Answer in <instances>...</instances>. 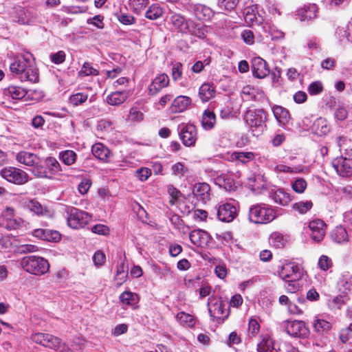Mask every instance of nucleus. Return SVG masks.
<instances>
[{"instance_id": "obj_52", "label": "nucleus", "mask_w": 352, "mask_h": 352, "mask_svg": "<svg viewBox=\"0 0 352 352\" xmlns=\"http://www.w3.org/2000/svg\"><path fill=\"white\" fill-rule=\"evenodd\" d=\"M79 74L83 76H96L98 74V72L97 69L94 68L89 63L85 62L79 72Z\"/></svg>"}, {"instance_id": "obj_64", "label": "nucleus", "mask_w": 352, "mask_h": 352, "mask_svg": "<svg viewBox=\"0 0 352 352\" xmlns=\"http://www.w3.org/2000/svg\"><path fill=\"white\" fill-rule=\"evenodd\" d=\"M91 185V182L89 179H84L82 182L78 184V189L80 194L85 195L86 194L90 186Z\"/></svg>"}, {"instance_id": "obj_55", "label": "nucleus", "mask_w": 352, "mask_h": 352, "mask_svg": "<svg viewBox=\"0 0 352 352\" xmlns=\"http://www.w3.org/2000/svg\"><path fill=\"white\" fill-rule=\"evenodd\" d=\"M270 239L273 245L277 248H282L285 245L283 236L279 233L272 234Z\"/></svg>"}, {"instance_id": "obj_33", "label": "nucleus", "mask_w": 352, "mask_h": 352, "mask_svg": "<svg viewBox=\"0 0 352 352\" xmlns=\"http://www.w3.org/2000/svg\"><path fill=\"white\" fill-rule=\"evenodd\" d=\"M93 155L100 160H106L108 159L110 151L104 144L98 143L92 146L91 149Z\"/></svg>"}, {"instance_id": "obj_42", "label": "nucleus", "mask_w": 352, "mask_h": 352, "mask_svg": "<svg viewBox=\"0 0 352 352\" xmlns=\"http://www.w3.org/2000/svg\"><path fill=\"white\" fill-rule=\"evenodd\" d=\"M208 32V27L205 25H197L192 21V25L189 29L188 34H191L199 38H204L206 37Z\"/></svg>"}, {"instance_id": "obj_29", "label": "nucleus", "mask_w": 352, "mask_h": 352, "mask_svg": "<svg viewBox=\"0 0 352 352\" xmlns=\"http://www.w3.org/2000/svg\"><path fill=\"white\" fill-rule=\"evenodd\" d=\"M28 91L21 87L11 85L3 89V94L10 96L14 100H21L23 98Z\"/></svg>"}, {"instance_id": "obj_40", "label": "nucleus", "mask_w": 352, "mask_h": 352, "mask_svg": "<svg viewBox=\"0 0 352 352\" xmlns=\"http://www.w3.org/2000/svg\"><path fill=\"white\" fill-rule=\"evenodd\" d=\"M176 319L184 326L192 327L195 324V318L184 311L178 313L176 315Z\"/></svg>"}, {"instance_id": "obj_8", "label": "nucleus", "mask_w": 352, "mask_h": 352, "mask_svg": "<svg viewBox=\"0 0 352 352\" xmlns=\"http://www.w3.org/2000/svg\"><path fill=\"white\" fill-rule=\"evenodd\" d=\"M32 340L51 349L57 350L61 346V340L52 334L36 333L32 336Z\"/></svg>"}, {"instance_id": "obj_32", "label": "nucleus", "mask_w": 352, "mask_h": 352, "mask_svg": "<svg viewBox=\"0 0 352 352\" xmlns=\"http://www.w3.org/2000/svg\"><path fill=\"white\" fill-rule=\"evenodd\" d=\"M194 14L199 20L207 21L212 16V11L210 8L199 4L195 6Z\"/></svg>"}, {"instance_id": "obj_62", "label": "nucleus", "mask_w": 352, "mask_h": 352, "mask_svg": "<svg viewBox=\"0 0 352 352\" xmlns=\"http://www.w3.org/2000/svg\"><path fill=\"white\" fill-rule=\"evenodd\" d=\"M50 60L54 64H60L65 60V53L63 51H58L50 55Z\"/></svg>"}, {"instance_id": "obj_50", "label": "nucleus", "mask_w": 352, "mask_h": 352, "mask_svg": "<svg viewBox=\"0 0 352 352\" xmlns=\"http://www.w3.org/2000/svg\"><path fill=\"white\" fill-rule=\"evenodd\" d=\"M148 0H130V6L135 12H139L146 7Z\"/></svg>"}, {"instance_id": "obj_31", "label": "nucleus", "mask_w": 352, "mask_h": 352, "mask_svg": "<svg viewBox=\"0 0 352 352\" xmlns=\"http://www.w3.org/2000/svg\"><path fill=\"white\" fill-rule=\"evenodd\" d=\"M128 98L126 91H115L107 97V102L110 105H120Z\"/></svg>"}, {"instance_id": "obj_41", "label": "nucleus", "mask_w": 352, "mask_h": 352, "mask_svg": "<svg viewBox=\"0 0 352 352\" xmlns=\"http://www.w3.org/2000/svg\"><path fill=\"white\" fill-rule=\"evenodd\" d=\"M59 157L65 165L70 166L74 164L76 161L77 155L73 151L67 150L60 152Z\"/></svg>"}, {"instance_id": "obj_26", "label": "nucleus", "mask_w": 352, "mask_h": 352, "mask_svg": "<svg viewBox=\"0 0 352 352\" xmlns=\"http://www.w3.org/2000/svg\"><path fill=\"white\" fill-rule=\"evenodd\" d=\"M191 102L192 100L190 97L179 96L173 100L171 107L175 112H183L190 105Z\"/></svg>"}, {"instance_id": "obj_1", "label": "nucleus", "mask_w": 352, "mask_h": 352, "mask_svg": "<svg viewBox=\"0 0 352 352\" xmlns=\"http://www.w3.org/2000/svg\"><path fill=\"white\" fill-rule=\"evenodd\" d=\"M10 69L12 73L20 75L21 81L38 82V72L35 66L34 58L29 52L16 56L10 63Z\"/></svg>"}, {"instance_id": "obj_43", "label": "nucleus", "mask_w": 352, "mask_h": 352, "mask_svg": "<svg viewBox=\"0 0 352 352\" xmlns=\"http://www.w3.org/2000/svg\"><path fill=\"white\" fill-rule=\"evenodd\" d=\"M45 165L47 166L50 175H54L62 170L59 162L54 157L45 159Z\"/></svg>"}, {"instance_id": "obj_46", "label": "nucleus", "mask_w": 352, "mask_h": 352, "mask_svg": "<svg viewBox=\"0 0 352 352\" xmlns=\"http://www.w3.org/2000/svg\"><path fill=\"white\" fill-rule=\"evenodd\" d=\"M214 182L216 184H218L220 187H223L225 189L232 187V180L228 175L224 174L218 175L214 179Z\"/></svg>"}, {"instance_id": "obj_14", "label": "nucleus", "mask_w": 352, "mask_h": 352, "mask_svg": "<svg viewBox=\"0 0 352 352\" xmlns=\"http://www.w3.org/2000/svg\"><path fill=\"white\" fill-rule=\"evenodd\" d=\"M333 166L338 175L342 177L352 175V158L339 157L333 160Z\"/></svg>"}, {"instance_id": "obj_20", "label": "nucleus", "mask_w": 352, "mask_h": 352, "mask_svg": "<svg viewBox=\"0 0 352 352\" xmlns=\"http://www.w3.org/2000/svg\"><path fill=\"white\" fill-rule=\"evenodd\" d=\"M210 187L206 183L196 184L192 190V192L195 197L199 199L202 202L206 203L210 200Z\"/></svg>"}, {"instance_id": "obj_35", "label": "nucleus", "mask_w": 352, "mask_h": 352, "mask_svg": "<svg viewBox=\"0 0 352 352\" xmlns=\"http://www.w3.org/2000/svg\"><path fill=\"white\" fill-rule=\"evenodd\" d=\"M34 168H32V173L36 177L45 178L49 177L50 172L47 166L45 165V160H42L40 158L37 162Z\"/></svg>"}, {"instance_id": "obj_21", "label": "nucleus", "mask_w": 352, "mask_h": 352, "mask_svg": "<svg viewBox=\"0 0 352 352\" xmlns=\"http://www.w3.org/2000/svg\"><path fill=\"white\" fill-rule=\"evenodd\" d=\"M270 197L275 203L283 206H287L292 201L290 195L283 189L272 190L270 192Z\"/></svg>"}, {"instance_id": "obj_13", "label": "nucleus", "mask_w": 352, "mask_h": 352, "mask_svg": "<svg viewBox=\"0 0 352 352\" xmlns=\"http://www.w3.org/2000/svg\"><path fill=\"white\" fill-rule=\"evenodd\" d=\"M286 331L289 335L298 338H305L309 333L305 322L300 320L288 321Z\"/></svg>"}, {"instance_id": "obj_2", "label": "nucleus", "mask_w": 352, "mask_h": 352, "mask_svg": "<svg viewBox=\"0 0 352 352\" xmlns=\"http://www.w3.org/2000/svg\"><path fill=\"white\" fill-rule=\"evenodd\" d=\"M276 217L275 210L265 204H257L249 209L248 219L254 223L265 224L272 221Z\"/></svg>"}, {"instance_id": "obj_58", "label": "nucleus", "mask_w": 352, "mask_h": 352, "mask_svg": "<svg viewBox=\"0 0 352 352\" xmlns=\"http://www.w3.org/2000/svg\"><path fill=\"white\" fill-rule=\"evenodd\" d=\"M323 89L322 85L319 81H316L309 85L308 91L311 95H317L322 92Z\"/></svg>"}, {"instance_id": "obj_51", "label": "nucleus", "mask_w": 352, "mask_h": 352, "mask_svg": "<svg viewBox=\"0 0 352 352\" xmlns=\"http://www.w3.org/2000/svg\"><path fill=\"white\" fill-rule=\"evenodd\" d=\"M275 171L278 173H301L303 171V168L300 166L292 168L284 164H278L275 167Z\"/></svg>"}, {"instance_id": "obj_22", "label": "nucleus", "mask_w": 352, "mask_h": 352, "mask_svg": "<svg viewBox=\"0 0 352 352\" xmlns=\"http://www.w3.org/2000/svg\"><path fill=\"white\" fill-rule=\"evenodd\" d=\"M297 12L301 21H309L316 17L318 8L314 3L305 5L300 8Z\"/></svg>"}, {"instance_id": "obj_9", "label": "nucleus", "mask_w": 352, "mask_h": 352, "mask_svg": "<svg viewBox=\"0 0 352 352\" xmlns=\"http://www.w3.org/2000/svg\"><path fill=\"white\" fill-rule=\"evenodd\" d=\"M225 303L219 298L211 297L208 299V307L210 317L224 319L228 316Z\"/></svg>"}, {"instance_id": "obj_60", "label": "nucleus", "mask_w": 352, "mask_h": 352, "mask_svg": "<svg viewBox=\"0 0 352 352\" xmlns=\"http://www.w3.org/2000/svg\"><path fill=\"white\" fill-rule=\"evenodd\" d=\"M129 118L133 122H139L143 120L144 115L137 108H131L129 112Z\"/></svg>"}, {"instance_id": "obj_39", "label": "nucleus", "mask_w": 352, "mask_h": 352, "mask_svg": "<svg viewBox=\"0 0 352 352\" xmlns=\"http://www.w3.org/2000/svg\"><path fill=\"white\" fill-rule=\"evenodd\" d=\"M254 158V154L252 152H234L231 155V159L237 160L245 164Z\"/></svg>"}, {"instance_id": "obj_49", "label": "nucleus", "mask_w": 352, "mask_h": 352, "mask_svg": "<svg viewBox=\"0 0 352 352\" xmlns=\"http://www.w3.org/2000/svg\"><path fill=\"white\" fill-rule=\"evenodd\" d=\"M171 170L173 174L179 178L184 177L188 170V169L181 162H177L173 164L171 167Z\"/></svg>"}, {"instance_id": "obj_3", "label": "nucleus", "mask_w": 352, "mask_h": 352, "mask_svg": "<svg viewBox=\"0 0 352 352\" xmlns=\"http://www.w3.org/2000/svg\"><path fill=\"white\" fill-rule=\"evenodd\" d=\"M267 115L261 109H253L246 111L244 120L254 135H259L266 127Z\"/></svg>"}, {"instance_id": "obj_23", "label": "nucleus", "mask_w": 352, "mask_h": 352, "mask_svg": "<svg viewBox=\"0 0 352 352\" xmlns=\"http://www.w3.org/2000/svg\"><path fill=\"white\" fill-rule=\"evenodd\" d=\"M39 157L36 155L28 151H21L16 155V160L21 163L28 166L34 168L37 162H38Z\"/></svg>"}, {"instance_id": "obj_24", "label": "nucleus", "mask_w": 352, "mask_h": 352, "mask_svg": "<svg viewBox=\"0 0 352 352\" xmlns=\"http://www.w3.org/2000/svg\"><path fill=\"white\" fill-rule=\"evenodd\" d=\"M331 238L335 243L343 244L347 243L349 236L346 228L342 226H337L331 233Z\"/></svg>"}, {"instance_id": "obj_11", "label": "nucleus", "mask_w": 352, "mask_h": 352, "mask_svg": "<svg viewBox=\"0 0 352 352\" xmlns=\"http://www.w3.org/2000/svg\"><path fill=\"white\" fill-rule=\"evenodd\" d=\"M309 231L307 232L311 239L316 243L322 241L325 235L326 224L320 219H315L308 223Z\"/></svg>"}, {"instance_id": "obj_5", "label": "nucleus", "mask_w": 352, "mask_h": 352, "mask_svg": "<svg viewBox=\"0 0 352 352\" xmlns=\"http://www.w3.org/2000/svg\"><path fill=\"white\" fill-rule=\"evenodd\" d=\"M65 212L67 214V225L73 229L83 228L91 219L88 212L72 206H66Z\"/></svg>"}, {"instance_id": "obj_57", "label": "nucleus", "mask_w": 352, "mask_h": 352, "mask_svg": "<svg viewBox=\"0 0 352 352\" xmlns=\"http://www.w3.org/2000/svg\"><path fill=\"white\" fill-rule=\"evenodd\" d=\"M318 265L321 270L327 271L332 266L331 259L327 256L322 255L318 260Z\"/></svg>"}, {"instance_id": "obj_48", "label": "nucleus", "mask_w": 352, "mask_h": 352, "mask_svg": "<svg viewBox=\"0 0 352 352\" xmlns=\"http://www.w3.org/2000/svg\"><path fill=\"white\" fill-rule=\"evenodd\" d=\"M239 3V0H218L217 5L221 9L231 11Z\"/></svg>"}, {"instance_id": "obj_16", "label": "nucleus", "mask_w": 352, "mask_h": 352, "mask_svg": "<svg viewBox=\"0 0 352 352\" xmlns=\"http://www.w3.org/2000/svg\"><path fill=\"white\" fill-rule=\"evenodd\" d=\"M13 20L22 25H30L34 22L36 16L29 10L21 7L15 8Z\"/></svg>"}, {"instance_id": "obj_38", "label": "nucleus", "mask_w": 352, "mask_h": 352, "mask_svg": "<svg viewBox=\"0 0 352 352\" xmlns=\"http://www.w3.org/2000/svg\"><path fill=\"white\" fill-rule=\"evenodd\" d=\"M120 300L122 304L133 306L138 302V296L131 292H124L120 296Z\"/></svg>"}, {"instance_id": "obj_18", "label": "nucleus", "mask_w": 352, "mask_h": 352, "mask_svg": "<svg viewBox=\"0 0 352 352\" xmlns=\"http://www.w3.org/2000/svg\"><path fill=\"white\" fill-rule=\"evenodd\" d=\"M169 84V78L166 74H162L154 78L148 87V94L156 95L163 88L166 87Z\"/></svg>"}, {"instance_id": "obj_59", "label": "nucleus", "mask_w": 352, "mask_h": 352, "mask_svg": "<svg viewBox=\"0 0 352 352\" xmlns=\"http://www.w3.org/2000/svg\"><path fill=\"white\" fill-rule=\"evenodd\" d=\"M151 175V169L148 168H141L136 170L135 175L141 181H146Z\"/></svg>"}, {"instance_id": "obj_56", "label": "nucleus", "mask_w": 352, "mask_h": 352, "mask_svg": "<svg viewBox=\"0 0 352 352\" xmlns=\"http://www.w3.org/2000/svg\"><path fill=\"white\" fill-rule=\"evenodd\" d=\"M254 88L250 86H245L241 90V97L243 100H250L255 98Z\"/></svg>"}, {"instance_id": "obj_44", "label": "nucleus", "mask_w": 352, "mask_h": 352, "mask_svg": "<svg viewBox=\"0 0 352 352\" xmlns=\"http://www.w3.org/2000/svg\"><path fill=\"white\" fill-rule=\"evenodd\" d=\"M162 14L163 10L162 8L157 4H153L146 12L145 16L148 19L155 20L161 17Z\"/></svg>"}, {"instance_id": "obj_7", "label": "nucleus", "mask_w": 352, "mask_h": 352, "mask_svg": "<svg viewBox=\"0 0 352 352\" xmlns=\"http://www.w3.org/2000/svg\"><path fill=\"white\" fill-rule=\"evenodd\" d=\"M1 176L8 182L22 185L28 182L29 176L23 170L15 167H7L0 171Z\"/></svg>"}, {"instance_id": "obj_25", "label": "nucleus", "mask_w": 352, "mask_h": 352, "mask_svg": "<svg viewBox=\"0 0 352 352\" xmlns=\"http://www.w3.org/2000/svg\"><path fill=\"white\" fill-rule=\"evenodd\" d=\"M215 93V87L210 83H204L199 89V96L202 102H208L213 98Z\"/></svg>"}, {"instance_id": "obj_12", "label": "nucleus", "mask_w": 352, "mask_h": 352, "mask_svg": "<svg viewBox=\"0 0 352 352\" xmlns=\"http://www.w3.org/2000/svg\"><path fill=\"white\" fill-rule=\"evenodd\" d=\"M179 135L183 144L190 146L195 144L197 140V129L192 124H181L179 126Z\"/></svg>"}, {"instance_id": "obj_61", "label": "nucleus", "mask_w": 352, "mask_h": 352, "mask_svg": "<svg viewBox=\"0 0 352 352\" xmlns=\"http://www.w3.org/2000/svg\"><path fill=\"white\" fill-rule=\"evenodd\" d=\"M105 259V254L101 251L96 252L93 256V261L97 267L102 266L104 263Z\"/></svg>"}, {"instance_id": "obj_63", "label": "nucleus", "mask_w": 352, "mask_h": 352, "mask_svg": "<svg viewBox=\"0 0 352 352\" xmlns=\"http://www.w3.org/2000/svg\"><path fill=\"white\" fill-rule=\"evenodd\" d=\"M241 38L243 41L248 45H252L254 42V33L250 30H245L243 31L241 33Z\"/></svg>"}, {"instance_id": "obj_10", "label": "nucleus", "mask_w": 352, "mask_h": 352, "mask_svg": "<svg viewBox=\"0 0 352 352\" xmlns=\"http://www.w3.org/2000/svg\"><path fill=\"white\" fill-rule=\"evenodd\" d=\"M217 216L223 222H231L237 215L236 208L230 203H221L216 208Z\"/></svg>"}, {"instance_id": "obj_19", "label": "nucleus", "mask_w": 352, "mask_h": 352, "mask_svg": "<svg viewBox=\"0 0 352 352\" xmlns=\"http://www.w3.org/2000/svg\"><path fill=\"white\" fill-rule=\"evenodd\" d=\"M173 25L180 32L188 34L192 25V21L186 19L179 14H174L170 17Z\"/></svg>"}, {"instance_id": "obj_6", "label": "nucleus", "mask_w": 352, "mask_h": 352, "mask_svg": "<svg viewBox=\"0 0 352 352\" xmlns=\"http://www.w3.org/2000/svg\"><path fill=\"white\" fill-rule=\"evenodd\" d=\"M280 277L288 283L289 287H292V289H296L294 286L296 282L300 280L303 275L302 269L300 265L294 263H289L283 265L278 272Z\"/></svg>"}, {"instance_id": "obj_28", "label": "nucleus", "mask_w": 352, "mask_h": 352, "mask_svg": "<svg viewBox=\"0 0 352 352\" xmlns=\"http://www.w3.org/2000/svg\"><path fill=\"white\" fill-rule=\"evenodd\" d=\"M272 111L280 125L284 126L289 120V111L283 107L275 105L272 107Z\"/></svg>"}, {"instance_id": "obj_30", "label": "nucleus", "mask_w": 352, "mask_h": 352, "mask_svg": "<svg viewBox=\"0 0 352 352\" xmlns=\"http://www.w3.org/2000/svg\"><path fill=\"white\" fill-rule=\"evenodd\" d=\"M192 243L197 246H202L208 240V233L201 230H194L189 234Z\"/></svg>"}, {"instance_id": "obj_54", "label": "nucleus", "mask_w": 352, "mask_h": 352, "mask_svg": "<svg viewBox=\"0 0 352 352\" xmlns=\"http://www.w3.org/2000/svg\"><path fill=\"white\" fill-rule=\"evenodd\" d=\"M292 189L298 192L302 193L307 187V182L304 179H297L292 185Z\"/></svg>"}, {"instance_id": "obj_37", "label": "nucleus", "mask_w": 352, "mask_h": 352, "mask_svg": "<svg viewBox=\"0 0 352 352\" xmlns=\"http://www.w3.org/2000/svg\"><path fill=\"white\" fill-rule=\"evenodd\" d=\"M313 327L316 331L319 333H322L331 329V324L325 320L316 317L313 322Z\"/></svg>"}, {"instance_id": "obj_36", "label": "nucleus", "mask_w": 352, "mask_h": 352, "mask_svg": "<svg viewBox=\"0 0 352 352\" xmlns=\"http://www.w3.org/2000/svg\"><path fill=\"white\" fill-rule=\"evenodd\" d=\"M23 221L21 219L14 217L2 218L0 220V226L8 230H16L21 227Z\"/></svg>"}, {"instance_id": "obj_15", "label": "nucleus", "mask_w": 352, "mask_h": 352, "mask_svg": "<svg viewBox=\"0 0 352 352\" xmlns=\"http://www.w3.org/2000/svg\"><path fill=\"white\" fill-rule=\"evenodd\" d=\"M252 71L254 77L264 78L270 74V69L265 60L261 57H254L252 59Z\"/></svg>"}, {"instance_id": "obj_27", "label": "nucleus", "mask_w": 352, "mask_h": 352, "mask_svg": "<svg viewBox=\"0 0 352 352\" xmlns=\"http://www.w3.org/2000/svg\"><path fill=\"white\" fill-rule=\"evenodd\" d=\"M23 204L27 208L37 215H44L49 213L48 210L35 199H25Z\"/></svg>"}, {"instance_id": "obj_4", "label": "nucleus", "mask_w": 352, "mask_h": 352, "mask_svg": "<svg viewBox=\"0 0 352 352\" xmlns=\"http://www.w3.org/2000/svg\"><path fill=\"white\" fill-rule=\"evenodd\" d=\"M21 265L26 272L37 276L47 273L50 269V264L46 259L36 256L23 257Z\"/></svg>"}, {"instance_id": "obj_47", "label": "nucleus", "mask_w": 352, "mask_h": 352, "mask_svg": "<svg viewBox=\"0 0 352 352\" xmlns=\"http://www.w3.org/2000/svg\"><path fill=\"white\" fill-rule=\"evenodd\" d=\"M312 206L311 201H299L293 205V208L300 214H305L311 208Z\"/></svg>"}, {"instance_id": "obj_17", "label": "nucleus", "mask_w": 352, "mask_h": 352, "mask_svg": "<svg viewBox=\"0 0 352 352\" xmlns=\"http://www.w3.org/2000/svg\"><path fill=\"white\" fill-rule=\"evenodd\" d=\"M32 234L36 238L51 242H58L61 239V235L58 231L50 229H36Z\"/></svg>"}, {"instance_id": "obj_45", "label": "nucleus", "mask_w": 352, "mask_h": 352, "mask_svg": "<svg viewBox=\"0 0 352 352\" xmlns=\"http://www.w3.org/2000/svg\"><path fill=\"white\" fill-rule=\"evenodd\" d=\"M274 342L270 338H264L257 346L258 352H272Z\"/></svg>"}, {"instance_id": "obj_53", "label": "nucleus", "mask_w": 352, "mask_h": 352, "mask_svg": "<svg viewBox=\"0 0 352 352\" xmlns=\"http://www.w3.org/2000/svg\"><path fill=\"white\" fill-rule=\"evenodd\" d=\"M87 94L77 93L70 97V102L75 106L79 105L87 100Z\"/></svg>"}, {"instance_id": "obj_34", "label": "nucleus", "mask_w": 352, "mask_h": 352, "mask_svg": "<svg viewBox=\"0 0 352 352\" xmlns=\"http://www.w3.org/2000/svg\"><path fill=\"white\" fill-rule=\"evenodd\" d=\"M216 122L215 114L210 111L206 110L202 115L201 125L206 130L212 129Z\"/></svg>"}]
</instances>
